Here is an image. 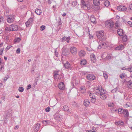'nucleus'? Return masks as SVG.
Wrapping results in <instances>:
<instances>
[{
	"label": "nucleus",
	"mask_w": 132,
	"mask_h": 132,
	"mask_svg": "<svg viewBox=\"0 0 132 132\" xmlns=\"http://www.w3.org/2000/svg\"><path fill=\"white\" fill-rule=\"evenodd\" d=\"M103 32V31L101 30L96 33V35L97 38L101 41H103L105 39V38L104 36V34Z\"/></svg>",
	"instance_id": "obj_1"
},
{
	"label": "nucleus",
	"mask_w": 132,
	"mask_h": 132,
	"mask_svg": "<svg viewBox=\"0 0 132 132\" xmlns=\"http://www.w3.org/2000/svg\"><path fill=\"white\" fill-rule=\"evenodd\" d=\"M6 30L8 31H17L18 29V27L17 25L15 24H12L9 27L7 28Z\"/></svg>",
	"instance_id": "obj_2"
},
{
	"label": "nucleus",
	"mask_w": 132,
	"mask_h": 132,
	"mask_svg": "<svg viewBox=\"0 0 132 132\" xmlns=\"http://www.w3.org/2000/svg\"><path fill=\"white\" fill-rule=\"evenodd\" d=\"M7 16V21L8 23H11L14 20L15 16L13 14L9 15Z\"/></svg>",
	"instance_id": "obj_3"
},
{
	"label": "nucleus",
	"mask_w": 132,
	"mask_h": 132,
	"mask_svg": "<svg viewBox=\"0 0 132 132\" xmlns=\"http://www.w3.org/2000/svg\"><path fill=\"white\" fill-rule=\"evenodd\" d=\"M70 51L73 55H75L77 53V49L75 47H71L70 48Z\"/></svg>",
	"instance_id": "obj_4"
},
{
	"label": "nucleus",
	"mask_w": 132,
	"mask_h": 132,
	"mask_svg": "<svg viewBox=\"0 0 132 132\" xmlns=\"http://www.w3.org/2000/svg\"><path fill=\"white\" fill-rule=\"evenodd\" d=\"M86 78L88 80H93L95 79V76L92 73L87 75Z\"/></svg>",
	"instance_id": "obj_5"
},
{
	"label": "nucleus",
	"mask_w": 132,
	"mask_h": 132,
	"mask_svg": "<svg viewBox=\"0 0 132 132\" xmlns=\"http://www.w3.org/2000/svg\"><path fill=\"white\" fill-rule=\"evenodd\" d=\"M106 24H107V27L109 28H112L113 27L114 23L111 20H109L107 22Z\"/></svg>",
	"instance_id": "obj_6"
},
{
	"label": "nucleus",
	"mask_w": 132,
	"mask_h": 132,
	"mask_svg": "<svg viewBox=\"0 0 132 132\" xmlns=\"http://www.w3.org/2000/svg\"><path fill=\"white\" fill-rule=\"evenodd\" d=\"M105 90L103 92H101V94L100 96L101 98L103 100H105L107 97V95L105 93Z\"/></svg>",
	"instance_id": "obj_7"
},
{
	"label": "nucleus",
	"mask_w": 132,
	"mask_h": 132,
	"mask_svg": "<svg viewBox=\"0 0 132 132\" xmlns=\"http://www.w3.org/2000/svg\"><path fill=\"white\" fill-rule=\"evenodd\" d=\"M117 10L120 11H124L127 10V7L124 6L119 5L117 7Z\"/></svg>",
	"instance_id": "obj_8"
},
{
	"label": "nucleus",
	"mask_w": 132,
	"mask_h": 132,
	"mask_svg": "<svg viewBox=\"0 0 132 132\" xmlns=\"http://www.w3.org/2000/svg\"><path fill=\"white\" fill-rule=\"evenodd\" d=\"M63 66L66 69H70V70H71L72 69L71 68V64L69 63L67 61L65 63L63 64Z\"/></svg>",
	"instance_id": "obj_9"
},
{
	"label": "nucleus",
	"mask_w": 132,
	"mask_h": 132,
	"mask_svg": "<svg viewBox=\"0 0 132 132\" xmlns=\"http://www.w3.org/2000/svg\"><path fill=\"white\" fill-rule=\"evenodd\" d=\"M105 91L104 89H103L102 88L101 89V90L98 88L96 89L95 91V93L97 95H99L101 94V92H104Z\"/></svg>",
	"instance_id": "obj_10"
},
{
	"label": "nucleus",
	"mask_w": 132,
	"mask_h": 132,
	"mask_svg": "<svg viewBox=\"0 0 132 132\" xmlns=\"http://www.w3.org/2000/svg\"><path fill=\"white\" fill-rule=\"evenodd\" d=\"M4 9L5 10L4 12V15L6 16H8L9 15V8L6 6H4Z\"/></svg>",
	"instance_id": "obj_11"
},
{
	"label": "nucleus",
	"mask_w": 132,
	"mask_h": 132,
	"mask_svg": "<svg viewBox=\"0 0 132 132\" xmlns=\"http://www.w3.org/2000/svg\"><path fill=\"white\" fill-rule=\"evenodd\" d=\"M69 52L68 50L66 49H64L63 50L62 53V55L64 56H67L69 54Z\"/></svg>",
	"instance_id": "obj_12"
},
{
	"label": "nucleus",
	"mask_w": 132,
	"mask_h": 132,
	"mask_svg": "<svg viewBox=\"0 0 132 132\" xmlns=\"http://www.w3.org/2000/svg\"><path fill=\"white\" fill-rule=\"evenodd\" d=\"M59 88L60 89L63 90L65 88V85L63 82H60L59 85Z\"/></svg>",
	"instance_id": "obj_13"
},
{
	"label": "nucleus",
	"mask_w": 132,
	"mask_h": 132,
	"mask_svg": "<svg viewBox=\"0 0 132 132\" xmlns=\"http://www.w3.org/2000/svg\"><path fill=\"white\" fill-rule=\"evenodd\" d=\"M90 57L92 62L95 63L96 61L95 56L93 54H92L90 55Z\"/></svg>",
	"instance_id": "obj_14"
},
{
	"label": "nucleus",
	"mask_w": 132,
	"mask_h": 132,
	"mask_svg": "<svg viewBox=\"0 0 132 132\" xmlns=\"http://www.w3.org/2000/svg\"><path fill=\"white\" fill-rule=\"evenodd\" d=\"M42 123L46 125H51L52 124V122L49 120H43L42 121Z\"/></svg>",
	"instance_id": "obj_15"
},
{
	"label": "nucleus",
	"mask_w": 132,
	"mask_h": 132,
	"mask_svg": "<svg viewBox=\"0 0 132 132\" xmlns=\"http://www.w3.org/2000/svg\"><path fill=\"white\" fill-rule=\"evenodd\" d=\"M40 125L37 123L35 125L34 130L35 132H37L39 130Z\"/></svg>",
	"instance_id": "obj_16"
},
{
	"label": "nucleus",
	"mask_w": 132,
	"mask_h": 132,
	"mask_svg": "<svg viewBox=\"0 0 132 132\" xmlns=\"http://www.w3.org/2000/svg\"><path fill=\"white\" fill-rule=\"evenodd\" d=\"M117 33L119 36H122L123 35V32L122 29H118Z\"/></svg>",
	"instance_id": "obj_17"
},
{
	"label": "nucleus",
	"mask_w": 132,
	"mask_h": 132,
	"mask_svg": "<svg viewBox=\"0 0 132 132\" xmlns=\"http://www.w3.org/2000/svg\"><path fill=\"white\" fill-rule=\"evenodd\" d=\"M123 112L125 117H127L129 116V113L127 110H123Z\"/></svg>",
	"instance_id": "obj_18"
},
{
	"label": "nucleus",
	"mask_w": 132,
	"mask_h": 132,
	"mask_svg": "<svg viewBox=\"0 0 132 132\" xmlns=\"http://www.w3.org/2000/svg\"><path fill=\"white\" fill-rule=\"evenodd\" d=\"M124 48V46L122 45H120L117 47L115 48L116 50H123Z\"/></svg>",
	"instance_id": "obj_19"
},
{
	"label": "nucleus",
	"mask_w": 132,
	"mask_h": 132,
	"mask_svg": "<svg viewBox=\"0 0 132 132\" xmlns=\"http://www.w3.org/2000/svg\"><path fill=\"white\" fill-rule=\"evenodd\" d=\"M80 90L82 94H84L86 92L85 87L82 86L80 88Z\"/></svg>",
	"instance_id": "obj_20"
},
{
	"label": "nucleus",
	"mask_w": 132,
	"mask_h": 132,
	"mask_svg": "<svg viewBox=\"0 0 132 132\" xmlns=\"http://www.w3.org/2000/svg\"><path fill=\"white\" fill-rule=\"evenodd\" d=\"M89 104L90 102L89 100H84V104L85 106H88L89 105Z\"/></svg>",
	"instance_id": "obj_21"
},
{
	"label": "nucleus",
	"mask_w": 132,
	"mask_h": 132,
	"mask_svg": "<svg viewBox=\"0 0 132 132\" xmlns=\"http://www.w3.org/2000/svg\"><path fill=\"white\" fill-rule=\"evenodd\" d=\"M127 87L131 89L132 88V81L130 80L127 82Z\"/></svg>",
	"instance_id": "obj_22"
},
{
	"label": "nucleus",
	"mask_w": 132,
	"mask_h": 132,
	"mask_svg": "<svg viewBox=\"0 0 132 132\" xmlns=\"http://www.w3.org/2000/svg\"><path fill=\"white\" fill-rule=\"evenodd\" d=\"M35 12L37 15H40L42 13V11L40 9L37 8L35 10Z\"/></svg>",
	"instance_id": "obj_23"
},
{
	"label": "nucleus",
	"mask_w": 132,
	"mask_h": 132,
	"mask_svg": "<svg viewBox=\"0 0 132 132\" xmlns=\"http://www.w3.org/2000/svg\"><path fill=\"white\" fill-rule=\"evenodd\" d=\"M93 3L95 5L98 6L100 4L99 0H94Z\"/></svg>",
	"instance_id": "obj_24"
},
{
	"label": "nucleus",
	"mask_w": 132,
	"mask_h": 132,
	"mask_svg": "<svg viewBox=\"0 0 132 132\" xmlns=\"http://www.w3.org/2000/svg\"><path fill=\"white\" fill-rule=\"evenodd\" d=\"M9 117V116H5L4 118L3 119L4 120V123H7L8 121Z\"/></svg>",
	"instance_id": "obj_25"
},
{
	"label": "nucleus",
	"mask_w": 132,
	"mask_h": 132,
	"mask_svg": "<svg viewBox=\"0 0 132 132\" xmlns=\"http://www.w3.org/2000/svg\"><path fill=\"white\" fill-rule=\"evenodd\" d=\"M85 54L84 51H81L79 53V55L80 57L84 56Z\"/></svg>",
	"instance_id": "obj_26"
},
{
	"label": "nucleus",
	"mask_w": 132,
	"mask_h": 132,
	"mask_svg": "<svg viewBox=\"0 0 132 132\" xmlns=\"http://www.w3.org/2000/svg\"><path fill=\"white\" fill-rule=\"evenodd\" d=\"M120 77L121 79H123L124 78L127 77V76L126 74L122 73L120 75Z\"/></svg>",
	"instance_id": "obj_27"
},
{
	"label": "nucleus",
	"mask_w": 132,
	"mask_h": 132,
	"mask_svg": "<svg viewBox=\"0 0 132 132\" xmlns=\"http://www.w3.org/2000/svg\"><path fill=\"white\" fill-rule=\"evenodd\" d=\"M70 37H66L65 36L62 39V42H64L65 41H66L67 40H70Z\"/></svg>",
	"instance_id": "obj_28"
},
{
	"label": "nucleus",
	"mask_w": 132,
	"mask_h": 132,
	"mask_svg": "<svg viewBox=\"0 0 132 132\" xmlns=\"http://www.w3.org/2000/svg\"><path fill=\"white\" fill-rule=\"evenodd\" d=\"M87 62L85 59H83L81 61L80 64L81 65H85L86 64Z\"/></svg>",
	"instance_id": "obj_29"
},
{
	"label": "nucleus",
	"mask_w": 132,
	"mask_h": 132,
	"mask_svg": "<svg viewBox=\"0 0 132 132\" xmlns=\"http://www.w3.org/2000/svg\"><path fill=\"white\" fill-rule=\"evenodd\" d=\"M100 44L101 45L102 48H105L106 46V44L105 42H101Z\"/></svg>",
	"instance_id": "obj_30"
},
{
	"label": "nucleus",
	"mask_w": 132,
	"mask_h": 132,
	"mask_svg": "<svg viewBox=\"0 0 132 132\" xmlns=\"http://www.w3.org/2000/svg\"><path fill=\"white\" fill-rule=\"evenodd\" d=\"M104 5L106 7H108L110 5V3L108 0H106L105 1L104 3Z\"/></svg>",
	"instance_id": "obj_31"
},
{
	"label": "nucleus",
	"mask_w": 132,
	"mask_h": 132,
	"mask_svg": "<svg viewBox=\"0 0 132 132\" xmlns=\"http://www.w3.org/2000/svg\"><path fill=\"white\" fill-rule=\"evenodd\" d=\"M63 111H67L68 110L69 107L67 105H64L62 109Z\"/></svg>",
	"instance_id": "obj_32"
},
{
	"label": "nucleus",
	"mask_w": 132,
	"mask_h": 132,
	"mask_svg": "<svg viewBox=\"0 0 132 132\" xmlns=\"http://www.w3.org/2000/svg\"><path fill=\"white\" fill-rule=\"evenodd\" d=\"M122 40L124 42H126L127 40V36L126 35L122 37Z\"/></svg>",
	"instance_id": "obj_33"
},
{
	"label": "nucleus",
	"mask_w": 132,
	"mask_h": 132,
	"mask_svg": "<svg viewBox=\"0 0 132 132\" xmlns=\"http://www.w3.org/2000/svg\"><path fill=\"white\" fill-rule=\"evenodd\" d=\"M96 101V98L95 96H93V97L91 98L90 101L93 103H95Z\"/></svg>",
	"instance_id": "obj_34"
},
{
	"label": "nucleus",
	"mask_w": 132,
	"mask_h": 132,
	"mask_svg": "<svg viewBox=\"0 0 132 132\" xmlns=\"http://www.w3.org/2000/svg\"><path fill=\"white\" fill-rule=\"evenodd\" d=\"M4 20V18L2 17H0V24L3 23Z\"/></svg>",
	"instance_id": "obj_35"
},
{
	"label": "nucleus",
	"mask_w": 132,
	"mask_h": 132,
	"mask_svg": "<svg viewBox=\"0 0 132 132\" xmlns=\"http://www.w3.org/2000/svg\"><path fill=\"white\" fill-rule=\"evenodd\" d=\"M77 4V3L76 1H73L72 2V6L73 7L75 6Z\"/></svg>",
	"instance_id": "obj_36"
},
{
	"label": "nucleus",
	"mask_w": 132,
	"mask_h": 132,
	"mask_svg": "<svg viewBox=\"0 0 132 132\" xmlns=\"http://www.w3.org/2000/svg\"><path fill=\"white\" fill-rule=\"evenodd\" d=\"M18 90L19 92H22L23 91L24 88L22 87H20L19 88Z\"/></svg>",
	"instance_id": "obj_37"
},
{
	"label": "nucleus",
	"mask_w": 132,
	"mask_h": 132,
	"mask_svg": "<svg viewBox=\"0 0 132 132\" xmlns=\"http://www.w3.org/2000/svg\"><path fill=\"white\" fill-rule=\"evenodd\" d=\"M81 4L83 6H85L86 5V4L85 1L84 0H81Z\"/></svg>",
	"instance_id": "obj_38"
},
{
	"label": "nucleus",
	"mask_w": 132,
	"mask_h": 132,
	"mask_svg": "<svg viewBox=\"0 0 132 132\" xmlns=\"http://www.w3.org/2000/svg\"><path fill=\"white\" fill-rule=\"evenodd\" d=\"M89 96L91 98H92L93 96H95L94 95L93 93H91L90 92H89L88 93Z\"/></svg>",
	"instance_id": "obj_39"
},
{
	"label": "nucleus",
	"mask_w": 132,
	"mask_h": 132,
	"mask_svg": "<svg viewBox=\"0 0 132 132\" xmlns=\"http://www.w3.org/2000/svg\"><path fill=\"white\" fill-rule=\"evenodd\" d=\"M114 106V104L113 103H111L108 104V106L110 107H112Z\"/></svg>",
	"instance_id": "obj_40"
},
{
	"label": "nucleus",
	"mask_w": 132,
	"mask_h": 132,
	"mask_svg": "<svg viewBox=\"0 0 132 132\" xmlns=\"http://www.w3.org/2000/svg\"><path fill=\"white\" fill-rule=\"evenodd\" d=\"M45 28V26L44 25H42L40 27V29L42 31L44 30Z\"/></svg>",
	"instance_id": "obj_41"
},
{
	"label": "nucleus",
	"mask_w": 132,
	"mask_h": 132,
	"mask_svg": "<svg viewBox=\"0 0 132 132\" xmlns=\"http://www.w3.org/2000/svg\"><path fill=\"white\" fill-rule=\"evenodd\" d=\"M90 20L92 22L94 23L95 22L96 19L94 17H91L90 18Z\"/></svg>",
	"instance_id": "obj_42"
},
{
	"label": "nucleus",
	"mask_w": 132,
	"mask_h": 132,
	"mask_svg": "<svg viewBox=\"0 0 132 132\" xmlns=\"http://www.w3.org/2000/svg\"><path fill=\"white\" fill-rule=\"evenodd\" d=\"M15 40L16 42H19L21 40L19 38H16Z\"/></svg>",
	"instance_id": "obj_43"
},
{
	"label": "nucleus",
	"mask_w": 132,
	"mask_h": 132,
	"mask_svg": "<svg viewBox=\"0 0 132 132\" xmlns=\"http://www.w3.org/2000/svg\"><path fill=\"white\" fill-rule=\"evenodd\" d=\"M30 23H31L29 22L28 21L25 23L26 26L27 27H29V25L30 24Z\"/></svg>",
	"instance_id": "obj_44"
},
{
	"label": "nucleus",
	"mask_w": 132,
	"mask_h": 132,
	"mask_svg": "<svg viewBox=\"0 0 132 132\" xmlns=\"http://www.w3.org/2000/svg\"><path fill=\"white\" fill-rule=\"evenodd\" d=\"M59 71H55L54 72V75H58Z\"/></svg>",
	"instance_id": "obj_45"
},
{
	"label": "nucleus",
	"mask_w": 132,
	"mask_h": 132,
	"mask_svg": "<svg viewBox=\"0 0 132 132\" xmlns=\"http://www.w3.org/2000/svg\"><path fill=\"white\" fill-rule=\"evenodd\" d=\"M20 48H18L17 49L16 51V52L17 54H19L20 53Z\"/></svg>",
	"instance_id": "obj_46"
},
{
	"label": "nucleus",
	"mask_w": 132,
	"mask_h": 132,
	"mask_svg": "<svg viewBox=\"0 0 132 132\" xmlns=\"http://www.w3.org/2000/svg\"><path fill=\"white\" fill-rule=\"evenodd\" d=\"M50 108L49 107H47L45 109V111L47 112H48L50 111Z\"/></svg>",
	"instance_id": "obj_47"
},
{
	"label": "nucleus",
	"mask_w": 132,
	"mask_h": 132,
	"mask_svg": "<svg viewBox=\"0 0 132 132\" xmlns=\"http://www.w3.org/2000/svg\"><path fill=\"white\" fill-rule=\"evenodd\" d=\"M122 110H123V109H122L121 108H120L119 109H118V113L120 114L121 113H122Z\"/></svg>",
	"instance_id": "obj_48"
},
{
	"label": "nucleus",
	"mask_w": 132,
	"mask_h": 132,
	"mask_svg": "<svg viewBox=\"0 0 132 132\" xmlns=\"http://www.w3.org/2000/svg\"><path fill=\"white\" fill-rule=\"evenodd\" d=\"M117 89L115 88L114 89H113L111 91L113 93H115L117 91Z\"/></svg>",
	"instance_id": "obj_49"
},
{
	"label": "nucleus",
	"mask_w": 132,
	"mask_h": 132,
	"mask_svg": "<svg viewBox=\"0 0 132 132\" xmlns=\"http://www.w3.org/2000/svg\"><path fill=\"white\" fill-rule=\"evenodd\" d=\"M85 6L86 7L87 9H88L89 10L90 9V5H89L87 4H86V6Z\"/></svg>",
	"instance_id": "obj_50"
},
{
	"label": "nucleus",
	"mask_w": 132,
	"mask_h": 132,
	"mask_svg": "<svg viewBox=\"0 0 132 132\" xmlns=\"http://www.w3.org/2000/svg\"><path fill=\"white\" fill-rule=\"evenodd\" d=\"M4 50V48H2L0 50V55H2V54Z\"/></svg>",
	"instance_id": "obj_51"
},
{
	"label": "nucleus",
	"mask_w": 132,
	"mask_h": 132,
	"mask_svg": "<svg viewBox=\"0 0 132 132\" xmlns=\"http://www.w3.org/2000/svg\"><path fill=\"white\" fill-rule=\"evenodd\" d=\"M33 19L32 18H30L29 20H28V21L30 22V23H31L32 22V21H33Z\"/></svg>",
	"instance_id": "obj_52"
},
{
	"label": "nucleus",
	"mask_w": 132,
	"mask_h": 132,
	"mask_svg": "<svg viewBox=\"0 0 132 132\" xmlns=\"http://www.w3.org/2000/svg\"><path fill=\"white\" fill-rule=\"evenodd\" d=\"M67 112L69 114H71L72 113V111L70 110L69 109H68V110L67 111Z\"/></svg>",
	"instance_id": "obj_53"
},
{
	"label": "nucleus",
	"mask_w": 132,
	"mask_h": 132,
	"mask_svg": "<svg viewBox=\"0 0 132 132\" xmlns=\"http://www.w3.org/2000/svg\"><path fill=\"white\" fill-rule=\"evenodd\" d=\"M55 118H56V119H57V118H59V119H58V120H60V116H58H58L56 115V116H55Z\"/></svg>",
	"instance_id": "obj_54"
},
{
	"label": "nucleus",
	"mask_w": 132,
	"mask_h": 132,
	"mask_svg": "<svg viewBox=\"0 0 132 132\" xmlns=\"http://www.w3.org/2000/svg\"><path fill=\"white\" fill-rule=\"evenodd\" d=\"M128 24L129 25L130 27H132V22L130 21H128Z\"/></svg>",
	"instance_id": "obj_55"
},
{
	"label": "nucleus",
	"mask_w": 132,
	"mask_h": 132,
	"mask_svg": "<svg viewBox=\"0 0 132 132\" xmlns=\"http://www.w3.org/2000/svg\"><path fill=\"white\" fill-rule=\"evenodd\" d=\"M122 69L123 70H126L128 71V70H129V69L128 68H126L125 67H124L123 68H122Z\"/></svg>",
	"instance_id": "obj_56"
},
{
	"label": "nucleus",
	"mask_w": 132,
	"mask_h": 132,
	"mask_svg": "<svg viewBox=\"0 0 132 132\" xmlns=\"http://www.w3.org/2000/svg\"><path fill=\"white\" fill-rule=\"evenodd\" d=\"M103 76L105 79H106L108 78V76L106 74H104Z\"/></svg>",
	"instance_id": "obj_57"
},
{
	"label": "nucleus",
	"mask_w": 132,
	"mask_h": 132,
	"mask_svg": "<svg viewBox=\"0 0 132 132\" xmlns=\"http://www.w3.org/2000/svg\"><path fill=\"white\" fill-rule=\"evenodd\" d=\"M129 8L130 10H132V3L129 5Z\"/></svg>",
	"instance_id": "obj_58"
},
{
	"label": "nucleus",
	"mask_w": 132,
	"mask_h": 132,
	"mask_svg": "<svg viewBox=\"0 0 132 132\" xmlns=\"http://www.w3.org/2000/svg\"><path fill=\"white\" fill-rule=\"evenodd\" d=\"M31 87V85H29L27 86V89L28 90Z\"/></svg>",
	"instance_id": "obj_59"
},
{
	"label": "nucleus",
	"mask_w": 132,
	"mask_h": 132,
	"mask_svg": "<svg viewBox=\"0 0 132 132\" xmlns=\"http://www.w3.org/2000/svg\"><path fill=\"white\" fill-rule=\"evenodd\" d=\"M129 68V70L128 71H129L130 72H131L132 71V66L131 67Z\"/></svg>",
	"instance_id": "obj_60"
},
{
	"label": "nucleus",
	"mask_w": 132,
	"mask_h": 132,
	"mask_svg": "<svg viewBox=\"0 0 132 132\" xmlns=\"http://www.w3.org/2000/svg\"><path fill=\"white\" fill-rule=\"evenodd\" d=\"M11 47L10 45H9L7 46L6 48V49L7 50L9 49Z\"/></svg>",
	"instance_id": "obj_61"
},
{
	"label": "nucleus",
	"mask_w": 132,
	"mask_h": 132,
	"mask_svg": "<svg viewBox=\"0 0 132 132\" xmlns=\"http://www.w3.org/2000/svg\"><path fill=\"white\" fill-rule=\"evenodd\" d=\"M55 56H56V57L57 56H58V52H56V51H55Z\"/></svg>",
	"instance_id": "obj_62"
},
{
	"label": "nucleus",
	"mask_w": 132,
	"mask_h": 132,
	"mask_svg": "<svg viewBox=\"0 0 132 132\" xmlns=\"http://www.w3.org/2000/svg\"><path fill=\"white\" fill-rule=\"evenodd\" d=\"M48 3L49 4H51L52 3V1H53V0H48Z\"/></svg>",
	"instance_id": "obj_63"
},
{
	"label": "nucleus",
	"mask_w": 132,
	"mask_h": 132,
	"mask_svg": "<svg viewBox=\"0 0 132 132\" xmlns=\"http://www.w3.org/2000/svg\"><path fill=\"white\" fill-rule=\"evenodd\" d=\"M19 126L18 125H17L14 128V129H18L19 127Z\"/></svg>",
	"instance_id": "obj_64"
}]
</instances>
